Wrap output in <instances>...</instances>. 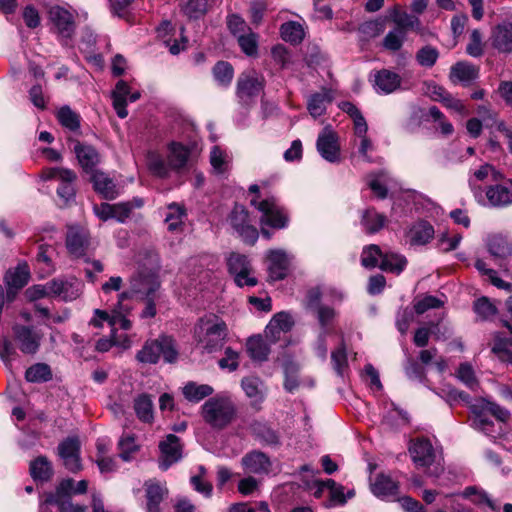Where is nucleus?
<instances>
[{
  "label": "nucleus",
  "instance_id": "1",
  "mask_svg": "<svg viewBox=\"0 0 512 512\" xmlns=\"http://www.w3.org/2000/svg\"><path fill=\"white\" fill-rule=\"evenodd\" d=\"M229 329L226 322L215 314L205 315L196 322L193 338L198 349L221 351L227 342Z\"/></svg>",
  "mask_w": 512,
  "mask_h": 512
},
{
  "label": "nucleus",
  "instance_id": "2",
  "mask_svg": "<svg viewBox=\"0 0 512 512\" xmlns=\"http://www.w3.org/2000/svg\"><path fill=\"white\" fill-rule=\"evenodd\" d=\"M237 408L232 397L220 393L208 398L200 408L203 421L213 430H223L236 418Z\"/></svg>",
  "mask_w": 512,
  "mask_h": 512
},
{
  "label": "nucleus",
  "instance_id": "3",
  "mask_svg": "<svg viewBox=\"0 0 512 512\" xmlns=\"http://www.w3.org/2000/svg\"><path fill=\"white\" fill-rule=\"evenodd\" d=\"M73 479L62 480L54 493H49L40 503V512H48L50 506H57L59 512H87L84 505L74 504L71 501Z\"/></svg>",
  "mask_w": 512,
  "mask_h": 512
},
{
  "label": "nucleus",
  "instance_id": "4",
  "mask_svg": "<svg viewBox=\"0 0 512 512\" xmlns=\"http://www.w3.org/2000/svg\"><path fill=\"white\" fill-rule=\"evenodd\" d=\"M48 19L61 44L68 46L76 31L74 13L60 5H53L48 10Z\"/></svg>",
  "mask_w": 512,
  "mask_h": 512
},
{
  "label": "nucleus",
  "instance_id": "5",
  "mask_svg": "<svg viewBox=\"0 0 512 512\" xmlns=\"http://www.w3.org/2000/svg\"><path fill=\"white\" fill-rule=\"evenodd\" d=\"M409 452L417 467L430 468V466L435 463L434 472H431L430 474L438 477L443 472L440 454L434 450L428 439L418 438L414 440L409 447Z\"/></svg>",
  "mask_w": 512,
  "mask_h": 512
},
{
  "label": "nucleus",
  "instance_id": "6",
  "mask_svg": "<svg viewBox=\"0 0 512 512\" xmlns=\"http://www.w3.org/2000/svg\"><path fill=\"white\" fill-rule=\"evenodd\" d=\"M250 204L262 213L260 218L262 225H267L274 229H284L288 226L289 215L287 211L277 203L275 198L272 197L262 201H258L257 198H254L250 201Z\"/></svg>",
  "mask_w": 512,
  "mask_h": 512
},
{
  "label": "nucleus",
  "instance_id": "7",
  "mask_svg": "<svg viewBox=\"0 0 512 512\" xmlns=\"http://www.w3.org/2000/svg\"><path fill=\"white\" fill-rule=\"evenodd\" d=\"M264 78L259 77L255 71H246L239 75L236 84V96L239 103L248 106L264 89Z\"/></svg>",
  "mask_w": 512,
  "mask_h": 512
},
{
  "label": "nucleus",
  "instance_id": "8",
  "mask_svg": "<svg viewBox=\"0 0 512 512\" xmlns=\"http://www.w3.org/2000/svg\"><path fill=\"white\" fill-rule=\"evenodd\" d=\"M229 223L246 244L254 245L257 242L259 232L250 223L249 212L244 206L236 204L233 207L229 215Z\"/></svg>",
  "mask_w": 512,
  "mask_h": 512
},
{
  "label": "nucleus",
  "instance_id": "9",
  "mask_svg": "<svg viewBox=\"0 0 512 512\" xmlns=\"http://www.w3.org/2000/svg\"><path fill=\"white\" fill-rule=\"evenodd\" d=\"M65 245L68 253L73 258H82L86 256L90 247L89 232L78 225H68Z\"/></svg>",
  "mask_w": 512,
  "mask_h": 512
},
{
  "label": "nucleus",
  "instance_id": "10",
  "mask_svg": "<svg viewBox=\"0 0 512 512\" xmlns=\"http://www.w3.org/2000/svg\"><path fill=\"white\" fill-rule=\"evenodd\" d=\"M473 427L483 432L494 442H498L504 449L512 451V431H506V426L502 431H499L498 428L494 429V422L483 413H478L473 420Z\"/></svg>",
  "mask_w": 512,
  "mask_h": 512
},
{
  "label": "nucleus",
  "instance_id": "11",
  "mask_svg": "<svg viewBox=\"0 0 512 512\" xmlns=\"http://www.w3.org/2000/svg\"><path fill=\"white\" fill-rule=\"evenodd\" d=\"M159 450V468L162 471H166L171 465L177 463L182 458L183 445L181 439L174 434H168L160 441Z\"/></svg>",
  "mask_w": 512,
  "mask_h": 512
},
{
  "label": "nucleus",
  "instance_id": "12",
  "mask_svg": "<svg viewBox=\"0 0 512 512\" xmlns=\"http://www.w3.org/2000/svg\"><path fill=\"white\" fill-rule=\"evenodd\" d=\"M439 354H420L419 361H409L405 367L407 376L413 380L421 381L424 376L425 369H435L438 372H444L446 363L441 357L435 358Z\"/></svg>",
  "mask_w": 512,
  "mask_h": 512
},
{
  "label": "nucleus",
  "instance_id": "13",
  "mask_svg": "<svg viewBox=\"0 0 512 512\" xmlns=\"http://www.w3.org/2000/svg\"><path fill=\"white\" fill-rule=\"evenodd\" d=\"M490 39L492 47L499 53L512 54V15L492 29Z\"/></svg>",
  "mask_w": 512,
  "mask_h": 512
},
{
  "label": "nucleus",
  "instance_id": "14",
  "mask_svg": "<svg viewBox=\"0 0 512 512\" xmlns=\"http://www.w3.org/2000/svg\"><path fill=\"white\" fill-rule=\"evenodd\" d=\"M58 453L65 467L76 473L82 469L80 459V442L77 437H68L58 446Z\"/></svg>",
  "mask_w": 512,
  "mask_h": 512
},
{
  "label": "nucleus",
  "instance_id": "15",
  "mask_svg": "<svg viewBox=\"0 0 512 512\" xmlns=\"http://www.w3.org/2000/svg\"><path fill=\"white\" fill-rule=\"evenodd\" d=\"M317 150L319 154L328 162L336 163L340 161V146L338 135L331 129L325 128L318 136Z\"/></svg>",
  "mask_w": 512,
  "mask_h": 512
},
{
  "label": "nucleus",
  "instance_id": "16",
  "mask_svg": "<svg viewBox=\"0 0 512 512\" xmlns=\"http://www.w3.org/2000/svg\"><path fill=\"white\" fill-rule=\"evenodd\" d=\"M268 277L271 281H280L287 277L290 259L281 249H272L267 252Z\"/></svg>",
  "mask_w": 512,
  "mask_h": 512
},
{
  "label": "nucleus",
  "instance_id": "17",
  "mask_svg": "<svg viewBox=\"0 0 512 512\" xmlns=\"http://www.w3.org/2000/svg\"><path fill=\"white\" fill-rule=\"evenodd\" d=\"M81 282L76 278L69 280L53 279L47 283L51 296L59 297L64 301H72L81 294Z\"/></svg>",
  "mask_w": 512,
  "mask_h": 512
},
{
  "label": "nucleus",
  "instance_id": "18",
  "mask_svg": "<svg viewBox=\"0 0 512 512\" xmlns=\"http://www.w3.org/2000/svg\"><path fill=\"white\" fill-rule=\"evenodd\" d=\"M73 152L76 155L77 161L82 169L86 172L93 171V169L101 162V155L98 150L91 144L81 142L79 140H72Z\"/></svg>",
  "mask_w": 512,
  "mask_h": 512
},
{
  "label": "nucleus",
  "instance_id": "19",
  "mask_svg": "<svg viewBox=\"0 0 512 512\" xmlns=\"http://www.w3.org/2000/svg\"><path fill=\"white\" fill-rule=\"evenodd\" d=\"M370 490L377 498L390 500L398 495L399 484L390 475L379 473L371 481Z\"/></svg>",
  "mask_w": 512,
  "mask_h": 512
},
{
  "label": "nucleus",
  "instance_id": "20",
  "mask_svg": "<svg viewBox=\"0 0 512 512\" xmlns=\"http://www.w3.org/2000/svg\"><path fill=\"white\" fill-rule=\"evenodd\" d=\"M13 333L15 341L22 351L35 352L39 348L42 334L34 327L15 325Z\"/></svg>",
  "mask_w": 512,
  "mask_h": 512
},
{
  "label": "nucleus",
  "instance_id": "21",
  "mask_svg": "<svg viewBox=\"0 0 512 512\" xmlns=\"http://www.w3.org/2000/svg\"><path fill=\"white\" fill-rule=\"evenodd\" d=\"M401 76L389 69H381L374 74V89L378 94H391L401 89Z\"/></svg>",
  "mask_w": 512,
  "mask_h": 512
},
{
  "label": "nucleus",
  "instance_id": "22",
  "mask_svg": "<svg viewBox=\"0 0 512 512\" xmlns=\"http://www.w3.org/2000/svg\"><path fill=\"white\" fill-rule=\"evenodd\" d=\"M334 99L333 92L329 88H321L320 91L312 93L307 98V110L313 118H318L326 113L327 106Z\"/></svg>",
  "mask_w": 512,
  "mask_h": 512
},
{
  "label": "nucleus",
  "instance_id": "23",
  "mask_svg": "<svg viewBox=\"0 0 512 512\" xmlns=\"http://www.w3.org/2000/svg\"><path fill=\"white\" fill-rule=\"evenodd\" d=\"M478 413H483L488 419L487 413L491 414L497 419V422H494L495 428H498L499 431H502L503 428L506 426L505 422L509 419L510 413L507 409L500 407L498 404L488 401V400H482L481 405H474L473 406V420L476 418V415Z\"/></svg>",
  "mask_w": 512,
  "mask_h": 512
},
{
  "label": "nucleus",
  "instance_id": "24",
  "mask_svg": "<svg viewBox=\"0 0 512 512\" xmlns=\"http://www.w3.org/2000/svg\"><path fill=\"white\" fill-rule=\"evenodd\" d=\"M146 491V512H160V503L167 495V488L155 480H148L144 484Z\"/></svg>",
  "mask_w": 512,
  "mask_h": 512
},
{
  "label": "nucleus",
  "instance_id": "25",
  "mask_svg": "<svg viewBox=\"0 0 512 512\" xmlns=\"http://www.w3.org/2000/svg\"><path fill=\"white\" fill-rule=\"evenodd\" d=\"M241 387L252 405L261 404L266 398L267 388L259 377H244L241 380Z\"/></svg>",
  "mask_w": 512,
  "mask_h": 512
},
{
  "label": "nucleus",
  "instance_id": "26",
  "mask_svg": "<svg viewBox=\"0 0 512 512\" xmlns=\"http://www.w3.org/2000/svg\"><path fill=\"white\" fill-rule=\"evenodd\" d=\"M94 190L107 200L118 196L117 187L112 178L102 171H94L91 176Z\"/></svg>",
  "mask_w": 512,
  "mask_h": 512
},
{
  "label": "nucleus",
  "instance_id": "27",
  "mask_svg": "<svg viewBox=\"0 0 512 512\" xmlns=\"http://www.w3.org/2000/svg\"><path fill=\"white\" fill-rule=\"evenodd\" d=\"M485 194L491 207L505 208L512 205V190L504 185H491L487 187Z\"/></svg>",
  "mask_w": 512,
  "mask_h": 512
},
{
  "label": "nucleus",
  "instance_id": "28",
  "mask_svg": "<svg viewBox=\"0 0 512 512\" xmlns=\"http://www.w3.org/2000/svg\"><path fill=\"white\" fill-rule=\"evenodd\" d=\"M434 234V228L429 222L419 221L409 228L407 238L411 245L421 246L427 244Z\"/></svg>",
  "mask_w": 512,
  "mask_h": 512
},
{
  "label": "nucleus",
  "instance_id": "29",
  "mask_svg": "<svg viewBox=\"0 0 512 512\" xmlns=\"http://www.w3.org/2000/svg\"><path fill=\"white\" fill-rule=\"evenodd\" d=\"M244 469L253 474L267 473L270 468L269 458L262 452L253 451L246 454L241 460Z\"/></svg>",
  "mask_w": 512,
  "mask_h": 512
},
{
  "label": "nucleus",
  "instance_id": "30",
  "mask_svg": "<svg viewBox=\"0 0 512 512\" xmlns=\"http://www.w3.org/2000/svg\"><path fill=\"white\" fill-rule=\"evenodd\" d=\"M479 76V69L468 62H457L451 67L450 79L452 82H461L464 85L470 84Z\"/></svg>",
  "mask_w": 512,
  "mask_h": 512
},
{
  "label": "nucleus",
  "instance_id": "31",
  "mask_svg": "<svg viewBox=\"0 0 512 512\" xmlns=\"http://www.w3.org/2000/svg\"><path fill=\"white\" fill-rule=\"evenodd\" d=\"M214 393L212 386L208 384H198L194 381L187 382L182 387V394L184 398L191 403H199L207 397H211Z\"/></svg>",
  "mask_w": 512,
  "mask_h": 512
},
{
  "label": "nucleus",
  "instance_id": "32",
  "mask_svg": "<svg viewBox=\"0 0 512 512\" xmlns=\"http://www.w3.org/2000/svg\"><path fill=\"white\" fill-rule=\"evenodd\" d=\"M30 279V271L27 263H19L15 269L6 272L4 281L7 287H14L15 290L22 289Z\"/></svg>",
  "mask_w": 512,
  "mask_h": 512
},
{
  "label": "nucleus",
  "instance_id": "33",
  "mask_svg": "<svg viewBox=\"0 0 512 512\" xmlns=\"http://www.w3.org/2000/svg\"><path fill=\"white\" fill-rule=\"evenodd\" d=\"M130 94V87L127 82L120 80L117 82L114 91L112 92L113 106L120 118H125L128 115L126 109L127 97Z\"/></svg>",
  "mask_w": 512,
  "mask_h": 512
},
{
  "label": "nucleus",
  "instance_id": "34",
  "mask_svg": "<svg viewBox=\"0 0 512 512\" xmlns=\"http://www.w3.org/2000/svg\"><path fill=\"white\" fill-rule=\"evenodd\" d=\"M386 222V216L378 213L374 208L366 209L361 218V224L368 234L379 232L385 226Z\"/></svg>",
  "mask_w": 512,
  "mask_h": 512
},
{
  "label": "nucleus",
  "instance_id": "35",
  "mask_svg": "<svg viewBox=\"0 0 512 512\" xmlns=\"http://www.w3.org/2000/svg\"><path fill=\"white\" fill-rule=\"evenodd\" d=\"M190 155L189 149L177 142H172L169 146L168 163L171 170H180L187 164Z\"/></svg>",
  "mask_w": 512,
  "mask_h": 512
},
{
  "label": "nucleus",
  "instance_id": "36",
  "mask_svg": "<svg viewBox=\"0 0 512 512\" xmlns=\"http://www.w3.org/2000/svg\"><path fill=\"white\" fill-rule=\"evenodd\" d=\"M294 324L295 322L292 315L288 312L282 311L273 316L265 330V333L266 335L271 333L274 336L276 333L288 332L293 328Z\"/></svg>",
  "mask_w": 512,
  "mask_h": 512
},
{
  "label": "nucleus",
  "instance_id": "37",
  "mask_svg": "<svg viewBox=\"0 0 512 512\" xmlns=\"http://www.w3.org/2000/svg\"><path fill=\"white\" fill-rule=\"evenodd\" d=\"M368 187L379 199H385L388 195L386 183L388 181V174L384 170L369 173L366 176Z\"/></svg>",
  "mask_w": 512,
  "mask_h": 512
},
{
  "label": "nucleus",
  "instance_id": "38",
  "mask_svg": "<svg viewBox=\"0 0 512 512\" xmlns=\"http://www.w3.org/2000/svg\"><path fill=\"white\" fill-rule=\"evenodd\" d=\"M30 474L36 481H48L53 475L51 462L45 456H39L30 463Z\"/></svg>",
  "mask_w": 512,
  "mask_h": 512
},
{
  "label": "nucleus",
  "instance_id": "39",
  "mask_svg": "<svg viewBox=\"0 0 512 512\" xmlns=\"http://www.w3.org/2000/svg\"><path fill=\"white\" fill-rule=\"evenodd\" d=\"M489 253L495 257L504 259L512 255V245L506 237L501 235H494L489 238L488 243Z\"/></svg>",
  "mask_w": 512,
  "mask_h": 512
},
{
  "label": "nucleus",
  "instance_id": "40",
  "mask_svg": "<svg viewBox=\"0 0 512 512\" xmlns=\"http://www.w3.org/2000/svg\"><path fill=\"white\" fill-rule=\"evenodd\" d=\"M148 170L156 177L166 178L169 176L171 168L169 163L157 152L150 151L146 157Z\"/></svg>",
  "mask_w": 512,
  "mask_h": 512
},
{
  "label": "nucleus",
  "instance_id": "41",
  "mask_svg": "<svg viewBox=\"0 0 512 512\" xmlns=\"http://www.w3.org/2000/svg\"><path fill=\"white\" fill-rule=\"evenodd\" d=\"M134 410L138 419L145 423H151L154 418L153 401L147 394H141L134 400Z\"/></svg>",
  "mask_w": 512,
  "mask_h": 512
},
{
  "label": "nucleus",
  "instance_id": "42",
  "mask_svg": "<svg viewBox=\"0 0 512 512\" xmlns=\"http://www.w3.org/2000/svg\"><path fill=\"white\" fill-rule=\"evenodd\" d=\"M280 34L284 41L296 45L304 39L305 31L299 22L289 21L281 25Z\"/></svg>",
  "mask_w": 512,
  "mask_h": 512
},
{
  "label": "nucleus",
  "instance_id": "43",
  "mask_svg": "<svg viewBox=\"0 0 512 512\" xmlns=\"http://www.w3.org/2000/svg\"><path fill=\"white\" fill-rule=\"evenodd\" d=\"M212 74L219 86L227 88L233 80L234 69L229 62L218 61L212 69Z\"/></svg>",
  "mask_w": 512,
  "mask_h": 512
},
{
  "label": "nucleus",
  "instance_id": "44",
  "mask_svg": "<svg viewBox=\"0 0 512 512\" xmlns=\"http://www.w3.org/2000/svg\"><path fill=\"white\" fill-rule=\"evenodd\" d=\"M112 347L124 350L131 348V340L125 333L114 334L111 339H99L96 344L97 352H107Z\"/></svg>",
  "mask_w": 512,
  "mask_h": 512
},
{
  "label": "nucleus",
  "instance_id": "45",
  "mask_svg": "<svg viewBox=\"0 0 512 512\" xmlns=\"http://www.w3.org/2000/svg\"><path fill=\"white\" fill-rule=\"evenodd\" d=\"M407 264L404 256L396 253H385L379 268L383 271L400 274Z\"/></svg>",
  "mask_w": 512,
  "mask_h": 512
},
{
  "label": "nucleus",
  "instance_id": "46",
  "mask_svg": "<svg viewBox=\"0 0 512 512\" xmlns=\"http://www.w3.org/2000/svg\"><path fill=\"white\" fill-rule=\"evenodd\" d=\"M185 216L186 211L183 206L176 203L169 204L165 214V223L168 225V229L170 231L178 230L183 224Z\"/></svg>",
  "mask_w": 512,
  "mask_h": 512
},
{
  "label": "nucleus",
  "instance_id": "47",
  "mask_svg": "<svg viewBox=\"0 0 512 512\" xmlns=\"http://www.w3.org/2000/svg\"><path fill=\"white\" fill-rule=\"evenodd\" d=\"M313 313L322 330H327L332 327L338 317L336 309L328 304L316 307Z\"/></svg>",
  "mask_w": 512,
  "mask_h": 512
},
{
  "label": "nucleus",
  "instance_id": "48",
  "mask_svg": "<svg viewBox=\"0 0 512 512\" xmlns=\"http://www.w3.org/2000/svg\"><path fill=\"white\" fill-rule=\"evenodd\" d=\"M141 352H176L175 341L171 336L162 335L158 339L147 341Z\"/></svg>",
  "mask_w": 512,
  "mask_h": 512
},
{
  "label": "nucleus",
  "instance_id": "49",
  "mask_svg": "<svg viewBox=\"0 0 512 512\" xmlns=\"http://www.w3.org/2000/svg\"><path fill=\"white\" fill-rule=\"evenodd\" d=\"M385 253L382 252L378 245L371 244L363 248L361 253V264L365 268L379 267L380 262Z\"/></svg>",
  "mask_w": 512,
  "mask_h": 512
},
{
  "label": "nucleus",
  "instance_id": "50",
  "mask_svg": "<svg viewBox=\"0 0 512 512\" xmlns=\"http://www.w3.org/2000/svg\"><path fill=\"white\" fill-rule=\"evenodd\" d=\"M57 119L64 128L70 131H77L80 128V115L69 106H63L58 110Z\"/></svg>",
  "mask_w": 512,
  "mask_h": 512
},
{
  "label": "nucleus",
  "instance_id": "51",
  "mask_svg": "<svg viewBox=\"0 0 512 512\" xmlns=\"http://www.w3.org/2000/svg\"><path fill=\"white\" fill-rule=\"evenodd\" d=\"M503 325L508 329L509 336L502 332H496L493 335V346L491 352H511L512 350V326L509 322L503 321Z\"/></svg>",
  "mask_w": 512,
  "mask_h": 512
},
{
  "label": "nucleus",
  "instance_id": "52",
  "mask_svg": "<svg viewBox=\"0 0 512 512\" xmlns=\"http://www.w3.org/2000/svg\"><path fill=\"white\" fill-rule=\"evenodd\" d=\"M231 158L228 153L219 146H214L210 152V163L218 173H225L229 169Z\"/></svg>",
  "mask_w": 512,
  "mask_h": 512
},
{
  "label": "nucleus",
  "instance_id": "53",
  "mask_svg": "<svg viewBox=\"0 0 512 512\" xmlns=\"http://www.w3.org/2000/svg\"><path fill=\"white\" fill-rule=\"evenodd\" d=\"M181 11L189 19H199L208 11V0H187L181 6Z\"/></svg>",
  "mask_w": 512,
  "mask_h": 512
},
{
  "label": "nucleus",
  "instance_id": "54",
  "mask_svg": "<svg viewBox=\"0 0 512 512\" xmlns=\"http://www.w3.org/2000/svg\"><path fill=\"white\" fill-rule=\"evenodd\" d=\"M406 34L403 27H395L384 37L383 47L390 51H398L404 43Z\"/></svg>",
  "mask_w": 512,
  "mask_h": 512
},
{
  "label": "nucleus",
  "instance_id": "55",
  "mask_svg": "<svg viewBox=\"0 0 512 512\" xmlns=\"http://www.w3.org/2000/svg\"><path fill=\"white\" fill-rule=\"evenodd\" d=\"M118 448L120 450L119 457L123 461L129 462L132 460V455L139 450V445L133 435L127 434L120 438Z\"/></svg>",
  "mask_w": 512,
  "mask_h": 512
},
{
  "label": "nucleus",
  "instance_id": "56",
  "mask_svg": "<svg viewBox=\"0 0 512 512\" xmlns=\"http://www.w3.org/2000/svg\"><path fill=\"white\" fill-rule=\"evenodd\" d=\"M50 367L43 363H38L26 370L25 378L28 382H46L51 379Z\"/></svg>",
  "mask_w": 512,
  "mask_h": 512
},
{
  "label": "nucleus",
  "instance_id": "57",
  "mask_svg": "<svg viewBox=\"0 0 512 512\" xmlns=\"http://www.w3.org/2000/svg\"><path fill=\"white\" fill-rule=\"evenodd\" d=\"M238 44L247 56H256L258 53V35L252 30L245 34L239 35Z\"/></svg>",
  "mask_w": 512,
  "mask_h": 512
},
{
  "label": "nucleus",
  "instance_id": "58",
  "mask_svg": "<svg viewBox=\"0 0 512 512\" xmlns=\"http://www.w3.org/2000/svg\"><path fill=\"white\" fill-rule=\"evenodd\" d=\"M473 310L481 320H488L497 314L496 306L487 297L474 301Z\"/></svg>",
  "mask_w": 512,
  "mask_h": 512
},
{
  "label": "nucleus",
  "instance_id": "59",
  "mask_svg": "<svg viewBox=\"0 0 512 512\" xmlns=\"http://www.w3.org/2000/svg\"><path fill=\"white\" fill-rule=\"evenodd\" d=\"M462 496L477 504L485 503L494 511L498 510V506L488 497V495L483 490L474 486L466 487L462 492Z\"/></svg>",
  "mask_w": 512,
  "mask_h": 512
},
{
  "label": "nucleus",
  "instance_id": "60",
  "mask_svg": "<svg viewBox=\"0 0 512 512\" xmlns=\"http://www.w3.org/2000/svg\"><path fill=\"white\" fill-rule=\"evenodd\" d=\"M462 496L477 504L485 503L494 511L498 510V506L488 497V495L483 490L474 486L466 487L462 492Z\"/></svg>",
  "mask_w": 512,
  "mask_h": 512
},
{
  "label": "nucleus",
  "instance_id": "61",
  "mask_svg": "<svg viewBox=\"0 0 512 512\" xmlns=\"http://www.w3.org/2000/svg\"><path fill=\"white\" fill-rule=\"evenodd\" d=\"M462 496L477 504L485 503L494 511L498 510V506L488 497V495L483 490L474 486L466 487L462 492Z\"/></svg>",
  "mask_w": 512,
  "mask_h": 512
},
{
  "label": "nucleus",
  "instance_id": "62",
  "mask_svg": "<svg viewBox=\"0 0 512 512\" xmlns=\"http://www.w3.org/2000/svg\"><path fill=\"white\" fill-rule=\"evenodd\" d=\"M438 57V50L430 45L422 47L416 54L417 62L423 67H432L436 63Z\"/></svg>",
  "mask_w": 512,
  "mask_h": 512
},
{
  "label": "nucleus",
  "instance_id": "63",
  "mask_svg": "<svg viewBox=\"0 0 512 512\" xmlns=\"http://www.w3.org/2000/svg\"><path fill=\"white\" fill-rule=\"evenodd\" d=\"M227 265L229 272L234 276L249 269L250 262L245 255L231 253L228 258Z\"/></svg>",
  "mask_w": 512,
  "mask_h": 512
},
{
  "label": "nucleus",
  "instance_id": "64",
  "mask_svg": "<svg viewBox=\"0 0 512 512\" xmlns=\"http://www.w3.org/2000/svg\"><path fill=\"white\" fill-rule=\"evenodd\" d=\"M103 208L107 210L108 216L116 218L120 222H124L131 214V205L127 202H122L114 205L103 204Z\"/></svg>",
  "mask_w": 512,
  "mask_h": 512
}]
</instances>
